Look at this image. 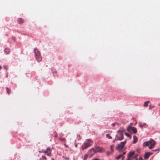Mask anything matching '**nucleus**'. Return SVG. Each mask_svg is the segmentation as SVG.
<instances>
[{
  "mask_svg": "<svg viewBox=\"0 0 160 160\" xmlns=\"http://www.w3.org/2000/svg\"><path fill=\"white\" fill-rule=\"evenodd\" d=\"M125 131V130L123 128H121L117 131L118 135H116L114 140H121L123 138V133Z\"/></svg>",
  "mask_w": 160,
  "mask_h": 160,
  "instance_id": "nucleus-1",
  "label": "nucleus"
},
{
  "mask_svg": "<svg viewBox=\"0 0 160 160\" xmlns=\"http://www.w3.org/2000/svg\"><path fill=\"white\" fill-rule=\"evenodd\" d=\"M34 52L35 54V58L36 60L39 62L41 61L42 60V58L38 51L37 49H35Z\"/></svg>",
  "mask_w": 160,
  "mask_h": 160,
  "instance_id": "nucleus-4",
  "label": "nucleus"
},
{
  "mask_svg": "<svg viewBox=\"0 0 160 160\" xmlns=\"http://www.w3.org/2000/svg\"><path fill=\"white\" fill-rule=\"evenodd\" d=\"M51 150L50 148H48L46 150L44 151L45 153H47V155L48 156H51Z\"/></svg>",
  "mask_w": 160,
  "mask_h": 160,
  "instance_id": "nucleus-7",
  "label": "nucleus"
},
{
  "mask_svg": "<svg viewBox=\"0 0 160 160\" xmlns=\"http://www.w3.org/2000/svg\"><path fill=\"white\" fill-rule=\"evenodd\" d=\"M116 124V123H113L112 124V126L113 127H114L115 126V125Z\"/></svg>",
  "mask_w": 160,
  "mask_h": 160,
  "instance_id": "nucleus-26",
  "label": "nucleus"
},
{
  "mask_svg": "<svg viewBox=\"0 0 160 160\" xmlns=\"http://www.w3.org/2000/svg\"><path fill=\"white\" fill-rule=\"evenodd\" d=\"M92 142L91 140L88 139L86 140L82 146V150H83L86 149L91 146L92 144Z\"/></svg>",
  "mask_w": 160,
  "mask_h": 160,
  "instance_id": "nucleus-3",
  "label": "nucleus"
},
{
  "mask_svg": "<svg viewBox=\"0 0 160 160\" xmlns=\"http://www.w3.org/2000/svg\"><path fill=\"white\" fill-rule=\"evenodd\" d=\"M126 154V152H123V154H122V155H124V154Z\"/></svg>",
  "mask_w": 160,
  "mask_h": 160,
  "instance_id": "nucleus-28",
  "label": "nucleus"
},
{
  "mask_svg": "<svg viewBox=\"0 0 160 160\" xmlns=\"http://www.w3.org/2000/svg\"><path fill=\"white\" fill-rule=\"evenodd\" d=\"M126 143V141H125L123 142H121L117 146L116 148V149L120 151L123 148L125 144Z\"/></svg>",
  "mask_w": 160,
  "mask_h": 160,
  "instance_id": "nucleus-5",
  "label": "nucleus"
},
{
  "mask_svg": "<svg viewBox=\"0 0 160 160\" xmlns=\"http://www.w3.org/2000/svg\"><path fill=\"white\" fill-rule=\"evenodd\" d=\"M96 152V151L93 148L91 149L89 152V153L91 156H92Z\"/></svg>",
  "mask_w": 160,
  "mask_h": 160,
  "instance_id": "nucleus-9",
  "label": "nucleus"
},
{
  "mask_svg": "<svg viewBox=\"0 0 160 160\" xmlns=\"http://www.w3.org/2000/svg\"><path fill=\"white\" fill-rule=\"evenodd\" d=\"M133 143H135L137 141L138 138L135 135H134L133 137Z\"/></svg>",
  "mask_w": 160,
  "mask_h": 160,
  "instance_id": "nucleus-11",
  "label": "nucleus"
},
{
  "mask_svg": "<svg viewBox=\"0 0 160 160\" xmlns=\"http://www.w3.org/2000/svg\"><path fill=\"white\" fill-rule=\"evenodd\" d=\"M159 106H160V104H159Z\"/></svg>",
  "mask_w": 160,
  "mask_h": 160,
  "instance_id": "nucleus-34",
  "label": "nucleus"
},
{
  "mask_svg": "<svg viewBox=\"0 0 160 160\" xmlns=\"http://www.w3.org/2000/svg\"><path fill=\"white\" fill-rule=\"evenodd\" d=\"M150 156V153L147 152L146 153L144 156V158L145 159H147Z\"/></svg>",
  "mask_w": 160,
  "mask_h": 160,
  "instance_id": "nucleus-12",
  "label": "nucleus"
},
{
  "mask_svg": "<svg viewBox=\"0 0 160 160\" xmlns=\"http://www.w3.org/2000/svg\"><path fill=\"white\" fill-rule=\"evenodd\" d=\"M122 157V158L123 159L124 158V157L122 156V154H121V155H118V156H117L116 157V158L117 160H118L120 158H121Z\"/></svg>",
  "mask_w": 160,
  "mask_h": 160,
  "instance_id": "nucleus-14",
  "label": "nucleus"
},
{
  "mask_svg": "<svg viewBox=\"0 0 160 160\" xmlns=\"http://www.w3.org/2000/svg\"><path fill=\"white\" fill-rule=\"evenodd\" d=\"M95 148V150L96 151V152L101 153L104 151V149L101 147H100L98 146H96Z\"/></svg>",
  "mask_w": 160,
  "mask_h": 160,
  "instance_id": "nucleus-8",
  "label": "nucleus"
},
{
  "mask_svg": "<svg viewBox=\"0 0 160 160\" xmlns=\"http://www.w3.org/2000/svg\"><path fill=\"white\" fill-rule=\"evenodd\" d=\"M128 158L127 160H131V158L129 157H128Z\"/></svg>",
  "mask_w": 160,
  "mask_h": 160,
  "instance_id": "nucleus-25",
  "label": "nucleus"
},
{
  "mask_svg": "<svg viewBox=\"0 0 160 160\" xmlns=\"http://www.w3.org/2000/svg\"><path fill=\"white\" fill-rule=\"evenodd\" d=\"M149 102V101H148L145 102L144 103V106L145 107H147L148 106V104Z\"/></svg>",
  "mask_w": 160,
  "mask_h": 160,
  "instance_id": "nucleus-17",
  "label": "nucleus"
},
{
  "mask_svg": "<svg viewBox=\"0 0 160 160\" xmlns=\"http://www.w3.org/2000/svg\"><path fill=\"white\" fill-rule=\"evenodd\" d=\"M114 147V145H112L110 146V148L112 151L113 150Z\"/></svg>",
  "mask_w": 160,
  "mask_h": 160,
  "instance_id": "nucleus-21",
  "label": "nucleus"
},
{
  "mask_svg": "<svg viewBox=\"0 0 160 160\" xmlns=\"http://www.w3.org/2000/svg\"><path fill=\"white\" fill-rule=\"evenodd\" d=\"M78 136L79 137V138L78 139V140H79V139H80V135H78Z\"/></svg>",
  "mask_w": 160,
  "mask_h": 160,
  "instance_id": "nucleus-30",
  "label": "nucleus"
},
{
  "mask_svg": "<svg viewBox=\"0 0 160 160\" xmlns=\"http://www.w3.org/2000/svg\"><path fill=\"white\" fill-rule=\"evenodd\" d=\"M134 152H130L129 153L128 156V157H129L131 158L134 155Z\"/></svg>",
  "mask_w": 160,
  "mask_h": 160,
  "instance_id": "nucleus-13",
  "label": "nucleus"
},
{
  "mask_svg": "<svg viewBox=\"0 0 160 160\" xmlns=\"http://www.w3.org/2000/svg\"><path fill=\"white\" fill-rule=\"evenodd\" d=\"M60 140H61V141H65V139L64 138H60Z\"/></svg>",
  "mask_w": 160,
  "mask_h": 160,
  "instance_id": "nucleus-23",
  "label": "nucleus"
},
{
  "mask_svg": "<svg viewBox=\"0 0 160 160\" xmlns=\"http://www.w3.org/2000/svg\"><path fill=\"white\" fill-rule=\"evenodd\" d=\"M125 135L126 136H127V137L129 138L130 139H131V138L132 137L130 136V135L128 133H126V132H125Z\"/></svg>",
  "mask_w": 160,
  "mask_h": 160,
  "instance_id": "nucleus-16",
  "label": "nucleus"
},
{
  "mask_svg": "<svg viewBox=\"0 0 160 160\" xmlns=\"http://www.w3.org/2000/svg\"><path fill=\"white\" fill-rule=\"evenodd\" d=\"M127 130L128 132H131V131H132L134 134L136 133L137 132V129L135 127L130 126L128 127Z\"/></svg>",
  "mask_w": 160,
  "mask_h": 160,
  "instance_id": "nucleus-6",
  "label": "nucleus"
},
{
  "mask_svg": "<svg viewBox=\"0 0 160 160\" xmlns=\"http://www.w3.org/2000/svg\"><path fill=\"white\" fill-rule=\"evenodd\" d=\"M106 137L107 138H108L109 139H112V137L110 136V135L108 134H106Z\"/></svg>",
  "mask_w": 160,
  "mask_h": 160,
  "instance_id": "nucleus-19",
  "label": "nucleus"
},
{
  "mask_svg": "<svg viewBox=\"0 0 160 160\" xmlns=\"http://www.w3.org/2000/svg\"><path fill=\"white\" fill-rule=\"evenodd\" d=\"M44 151H45V150H42V152H44Z\"/></svg>",
  "mask_w": 160,
  "mask_h": 160,
  "instance_id": "nucleus-29",
  "label": "nucleus"
},
{
  "mask_svg": "<svg viewBox=\"0 0 160 160\" xmlns=\"http://www.w3.org/2000/svg\"><path fill=\"white\" fill-rule=\"evenodd\" d=\"M51 160H54V159L53 158H52L51 159Z\"/></svg>",
  "mask_w": 160,
  "mask_h": 160,
  "instance_id": "nucleus-33",
  "label": "nucleus"
},
{
  "mask_svg": "<svg viewBox=\"0 0 160 160\" xmlns=\"http://www.w3.org/2000/svg\"><path fill=\"white\" fill-rule=\"evenodd\" d=\"M155 142L152 139H151L149 141L144 142L143 143V146L146 147L150 145L149 148L150 149L153 148L155 146Z\"/></svg>",
  "mask_w": 160,
  "mask_h": 160,
  "instance_id": "nucleus-2",
  "label": "nucleus"
},
{
  "mask_svg": "<svg viewBox=\"0 0 160 160\" xmlns=\"http://www.w3.org/2000/svg\"><path fill=\"white\" fill-rule=\"evenodd\" d=\"M6 90L7 93L8 94H10L11 92L10 89H9L8 88H6Z\"/></svg>",
  "mask_w": 160,
  "mask_h": 160,
  "instance_id": "nucleus-18",
  "label": "nucleus"
},
{
  "mask_svg": "<svg viewBox=\"0 0 160 160\" xmlns=\"http://www.w3.org/2000/svg\"><path fill=\"white\" fill-rule=\"evenodd\" d=\"M154 106H152L151 105H150L149 106V109H151L152 108H154Z\"/></svg>",
  "mask_w": 160,
  "mask_h": 160,
  "instance_id": "nucleus-22",
  "label": "nucleus"
},
{
  "mask_svg": "<svg viewBox=\"0 0 160 160\" xmlns=\"http://www.w3.org/2000/svg\"><path fill=\"white\" fill-rule=\"evenodd\" d=\"M4 68L6 69V70H7L8 68V67L7 66H4Z\"/></svg>",
  "mask_w": 160,
  "mask_h": 160,
  "instance_id": "nucleus-24",
  "label": "nucleus"
},
{
  "mask_svg": "<svg viewBox=\"0 0 160 160\" xmlns=\"http://www.w3.org/2000/svg\"><path fill=\"white\" fill-rule=\"evenodd\" d=\"M2 68V67L0 65V70H1Z\"/></svg>",
  "mask_w": 160,
  "mask_h": 160,
  "instance_id": "nucleus-32",
  "label": "nucleus"
},
{
  "mask_svg": "<svg viewBox=\"0 0 160 160\" xmlns=\"http://www.w3.org/2000/svg\"><path fill=\"white\" fill-rule=\"evenodd\" d=\"M92 160H99V159H98V158H95V159H93Z\"/></svg>",
  "mask_w": 160,
  "mask_h": 160,
  "instance_id": "nucleus-27",
  "label": "nucleus"
},
{
  "mask_svg": "<svg viewBox=\"0 0 160 160\" xmlns=\"http://www.w3.org/2000/svg\"><path fill=\"white\" fill-rule=\"evenodd\" d=\"M42 160H47V158L45 156H42Z\"/></svg>",
  "mask_w": 160,
  "mask_h": 160,
  "instance_id": "nucleus-20",
  "label": "nucleus"
},
{
  "mask_svg": "<svg viewBox=\"0 0 160 160\" xmlns=\"http://www.w3.org/2000/svg\"><path fill=\"white\" fill-rule=\"evenodd\" d=\"M4 52H6L7 54H8L9 52V49L6 48L4 49Z\"/></svg>",
  "mask_w": 160,
  "mask_h": 160,
  "instance_id": "nucleus-15",
  "label": "nucleus"
},
{
  "mask_svg": "<svg viewBox=\"0 0 160 160\" xmlns=\"http://www.w3.org/2000/svg\"><path fill=\"white\" fill-rule=\"evenodd\" d=\"M141 159H142L141 158V157H139V160H141Z\"/></svg>",
  "mask_w": 160,
  "mask_h": 160,
  "instance_id": "nucleus-31",
  "label": "nucleus"
},
{
  "mask_svg": "<svg viewBox=\"0 0 160 160\" xmlns=\"http://www.w3.org/2000/svg\"><path fill=\"white\" fill-rule=\"evenodd\" d=\"M18 22L19 24H22L24 22V20L21 18H19L18 20Z\"/></svg>",
  "mask_w": 160,
  "mask_h": 160,
  "instance_id": "nucleus-10",
  "label": "nucleus"
}]
</instances>
